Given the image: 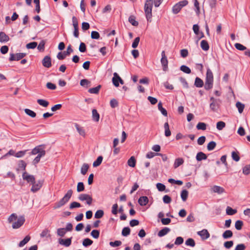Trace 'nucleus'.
Here are the masks:
<instances>
[{
	"mask_svg": "<svg viewBox=\"0 0 250 250\" xmlns=\"http://www.w3.org/2000/svg\"><path fill=\"white\" fill-rule=\"evenodd\" d=\"M213 75L211 70L208 67L207 68L205 78V83L204 88L207 91L211 89L213 85Z\"/></svg>",
	"mask_w": 250,
	"mask_h": 250,
	"instance_id": "obj_1",
	"label": "nucleus"
},
{
	"mask_svg": "<svg viewBox=\"0 0 250 250\" xmlns=\"http://www.w3.org/2000/svg\"><path fill=\"white\" fill-rule=\"evenodd\" d=\"M73 194V190L69 189L64 196L58 202H56L53 206V208L56 209L64 206L70 199Z\"/></svg>",
	"mask_w": 250,
	"mask_h": 250,
	"instance_id": "obj_2",
	"label": "nucleus"
},
{
	"mask_svg": "<svg viewBox=\"0 0 250 250\" xmlns=\"http://www.w3.org/2000/svg\"><path fill=\"white\" fill-rule=\"evenodd\" d=\"M153 1V0H146L144 6V10L146 19L148 22L151 21Z\"/></svg>",
	"mask_w": 250,
	"mask_h": 250,
	"instance_id": "obj_3",
	"label": "nucleus"
},
{
	"mask_svg": "<svg viewBox=\"0 0 250 250\" xmlns=\"http://www.w3.org/2000/svg\"><path fill=\"white\" fill-rule=\"evenodd\" d=\"M188 1L187 0H183L176 3L172 8V12L174 14H178L183 7L187 5Z\"/></svg>",
	"mask_w": 250,
	"mask_h": 250,
	"instance_id": "obj_4",
	"label": "nucleus"
},
{
	"mask_svg": "<svg viewBox=\"0 0 250 250\" xmlns=\"http://www.w3.org/2000/svg\"><path fill=\"white\" fill-rule=\"evenodd\" d=\"M45 145L42 144L36 146L34 147L32 151L30 152V155H36L40 154L46 153L45 150Z\"/></svg>",
	"mask_w": 250,
	"mask_h": 250,
	"instance_id": "obj_5",
	"label": "nucleus"
},
{
	"mask_svg": "<svg viewBox=\"0 0 250 250\" xmlns=\"http://www.w3.org/2000/svg\"><path fill=\"white\" fill-rule=\"evenodd\" d=\"M162 58L161 59V62L163 67V70L164 71L168 70V60L166 56L165 51H163L161 53Z\"/></svg>",
	"mask_w": 250,
	"mask_h": 250,
	"instance_id": "obj_6",
	"label": "nucleus"
},
{
	"mask_svg": "<svg viewBox=\"0 0 250 250\" xmlns=\"http://www.w3.org/2000/svg\"><path fill=\"white\" fill-rule=\"evenodd\" d=\"M22 178L24 180L27 181L28 183H34L35 182V178L34 176L32 175L28 174V173L26 171H24L22 173Z\"/></svg>",
	"mask_w": 250,
	"mask_h": 250,
	"instance_id": "obj_7",
	"label": "nucleus"
},
{
	"mask_svg": "<svg viewBox=\"0 0 250 250\" xmlns=\"http://www.w3.org/2000/svg\"><path fill=\"white\" fill-rule=\"evenodd\" d=\"M25 218L23 216H21L17 221H15L12 224V228L17 229L20 228L24 223Z\"/></svg>",
	"mask_w": 250,
	"mask_h": 250,
	"instance_id": "obj_8",
	"label": "nucleus"
},
{
	"mask_svg": "<svg viewBox=\"0 0 250 250\" xmlns=\"http://www.w3.org/2000/svg\"><path fill=\"white\" fill-rule=\"evenodd\" d=\"M42 64L45 67L50 68L52 66L51 57L45 56L42 60Z\"/></svg>",
	"mask_w": 250,
	"mask_h": 250,
	"instance_id": "obj_9",
	"label": "nucleus"
},
{
	"mask_svg": "<svg viewBox=\"0 0 250 250\" xmlns=\"http://www.w3.org/2000/svg\"><path fill=\"white\" fill-rule=\"evenodd\" d=\"M72 237L68 238L65 239L62 238L59 239V243L62 245H63L66 247H68L71 245L72 242Z\"/></svg>",
	"mask_w": 250,
	"mask_h": 250,
	"instance_id": "obj_10",
	"label": "nucleus"
},
{
	"mask_svg": "<svg viewBox=\"0 0 250 250\" xmlns=\"http://www.w3.org/2000/svg\"><path fill=\"white\" fill-rule=\"evenodd\" d=\"M197 234L199 235L202 239L206 240L210 236V234L206 229H203L201 231L197 232Z\"/></svg>",
	"mask_w": 250,
	"mask_h": 250,
	"instance_id": "obj_11",
	"label": "nucleus"
},
{
	"mask_svg": "<svg viewBox=\"0 0 250 250\" xmlns=\"http://www.w3.org/2000/svg\"><path fill=\"white\" fill-rule=\"evenodd\" d=\"M138 202L141 206H145L148 204L149 199L147 196H142L139 198Z\"/></svg>",
	"mask_w": 250,
	"mask_h": 250,
	"instance_id": "obj_12",
	"label": "nucleus"
},
{
	"mask_svg": "<svg viewBox=\"0 0 250 250\" xmlns=\"http://www.w3.org/2000/svg\"><path fill=\"white\" fill-rule=\"evenodd\" d=\"M207 157L208 156L205 153L200 151L197 153L196 156V159L197 161L199 162L202 160H206Z\"/></svg>",
	"mask_w": 250,
	"mask_h": 250,
	"instance_id": "obj_13",
	"label": "nucleus"
},
{
	"mask_svg": "<svg viewBox=\"0 0 250 250\" xmlns=\"http://www.w3.org/2000/svg\"><path fill=\"white\" fill-rule=\"evenodd\" d=\"M21 57L19 53L14 54L10 53V57L9 58V61L10 62L12 61H18L21 60Z\"/></svg>",
	"mask_w": 250,
	"mask_h": 250,
	"instance_id": "obj_14",
	"label": "nucleus"
},
{
	"mask_svg": "<svg viewBox=\"0 0 250 250\" xmlns=\"http://www.w3.org/2000/svg\"><path fill=\"white\" fill-rule=\"evenodd\" d=\"M18 168H17V170L19 171L20 170H22L23 171H25L26 167L27 166V164L23 160H19L18 162Z\"/></svg>",
	"mask_w": 250,
	"mask_h": 250,
	"instance_id": "obj_15",
	"label": "nucleus"
},
{
	"mask_svg": "<svg viewBox=\"0 0 250 250\" xmlns=\"http://www.w3.org/2000/svg\"><path fill=\"white\" fill-rule=\"evenodd\" d=\"M194 85L198 88L202 87L204 86V82L200 78L197 77L195 79Z\"/></svg>",
	"mask_w": 250,
	"mask_h": 250,
	"instance_id": "obj_16",
	"label": "nucleus"
},
{
	"mask_svg": "<svg viewBox=\"0 0 250 250\" xmlns=\"http://www.w3.org/2000/svg\"><path fill=\"white\" fill-rule=\"evenodd\" d=\"M200 46L204 51H207L209 50V45L208 41L205 40H203L201 42Z\"/></svg>",
	"mask_w": 250,
	"mask_h": 250,
	"instance_id": "obj_17",
	"label": "nucleus"
},
{
	"mask_svg": "<svg viewBox=\"0 0 250 250\" xmlns=\"http://www.w3.org/2000/svg\"><path fill=\"white\" fill-rule=\"evenodd\" d=\"M170 231V229L169 228L165 227L158 232V235L160 237H163L167 234Z\"/></svg>",
	"mask_w": 250,
	"mask_h": 250,
	"instance_id": "obj_18",
	"label": "nucleus"
},
{
	"mask_svg": "<svg viewBox=\"0 0 250 250\" xmlns=\"http://www.w3.org/2000/svg\"><path fill=\"white\" fill-rule=\"evenodd\" d=\"M92 120L96 122H99L100 120V114L98 112L97 110L96 109H93L92 110Z\"/></svg>",
	"mask_w": 250,
	"mask_h": 250,
	"instance_id": "obj_19",
	"label": "nucleus"
},
{
	"mask_svg": "<svg viewBox=\"0 0 250 250\" xmlns=\"http://www.w3.org/2000/svg\"><path fill=\"white\" fill-rule=\"evenodd\" d=\"M10 38L4 32H0V42H5L8 41Z\"/></svg>",
	"mask_w": 250,
	"mask_h": 250,
	"instance_id": "obj_20",
	"label": "nucleus"
},
{
	"mask_svg": "<svg viewBox=\"0 0 250 250\" xmlns=\"http://www.w3.org/2000/svg\"><path fill=\"white\" fill-rule=\"evenodd\" d=\"M212 189L214 192L217 193L218 194H221L225 192V190L223 188L218 186H214L212 187Z\"/></svg>",
	"mask_w": 250,
	"mask_h": 250,
	"instance_id": "obj_21",
	"label": "nucleus"
},
{
	"mask_svg": "<svg viewBox=\"0 0 250 250\" xmlns=\"http://www.w3.org/2000/svg\"><path fill=\"white\" fill-rule=\"evenodd\" d=\"M102 87V85L99 84L96 87L89 88L88 92L91 94H97L99 93L100 89Z\"/></svg>",
	"mask_w": 250,
	"mask_h": 250,
	"instance_id": "obj_22",
	"label": "nucleus"
},
{
	"mask_svg": "<svg viewBox=\"0 0 250 250\" xmlns=\"http://www.w3.org/2000/svg\"><path fill=\"white\" fill-rule=\"evenodd\" d=\"M75 126L79 134L83 137L85 136V132L83 127H81L77 123H75Z\"/></svg>",
	"mask_w": 250,
	"mask_h": 250,
	"instance_id": "obj_23",
	"label": "nucleus"
},
{
	"mask_svg": "<svg viewBox=\"0 0 250 250\" xmlns=\"http://www.w3.org/2000/svg\"><path fill=\"white\" fill-rule=\"evenodd\" d=\"M164 128H165V135L166 137H169L171 134V131L169 129V125L167 122H166L164 124Z\"/></svg>",
	"mask_w": 250,
	"mask_h": 250,
	"instance_id": "obj_24",
	"label": "nucleus"
},
{
	"mask_svg": "<svg viewBox=\"0 0 250 250\" xmlns=\"http://www.w3.org/2000/svg\"><path fill=\"white\" fill-rule=\"evenodd\" d=\"M233 236V232L230 230H225L223 234L222 237L224 239H227L232 237Z\"/></svg>",
	"mask_w": 250,
	"mask_h": 250,
	"instance_id": "obj_25",
	"label": "nucleus"
},
{
	"mask_svg": "<svg viewBox=\"0 0 250 250\" xmlns=\"http://www.w3.org/2000/svg\"><path fill=\"white\" fill-rule=\"evenodd\" d=\"M128 21L134 26H137L139 23L136 21V17L134 15H131L128 18Z\"/></svg>",
	"mask_w": 250,
	"mask_h": 250,
	"instance_id": "obj_26",
	"label": "nucleus"
},
{
	"mask_svg": "<svg viewBox=\"0 0 250 250\" xmlns=\"http://www.w3.org/2000/svg\"><path fill=\"white\" fill-rule=\"evenodd\" d=\"M158 108L164 116H167V110L163 107V104L161 102H159V103H158Z\"/></svg>",
	"mask_w": 250,
	"mask_h": 250,
	"instance_id": "obj_27",
	"label": "nucleus"
},
{
	"mask_svg": "<svg viewBox=\"0 0 250 250\" xmlns=\"http://www.w3.org/2000/svg\"><path fill=\"white\" fill-rule=\"evenodd\" d=\"M31 237L29 235L26 236L24 239L20 241L19 243L18 246L19 247H22L27 244L30 240Z\"/></svg>",
	"mask_w": 250,
	"mask_h": 250,
	"instance_id": "obj_28",
	"label": "nucleus"
},
{
	"mask_svg": "<svg viewBox=\"0 0 250 250\" xmlns=\"http://www.w3.org/2000/svg\"><path fill=\"white\" fill-rule=\"evenodd\" d=\"M184 162V160L182 158H178L175 159L173 167L175 168H177L181 165H182Z\"/></svg>",
	"mask_w": 250,
	"mask_h": 250,
	"instance_id": "obj_29",
	"label": "nucleus"
},
{
	"mask_svg": "<svg viewBox=\"0 0 250 250\" xmlns=\"http://www.w3.org/2000/svg\"><path fill=\"white\" fill-rule=\"evenodd\" d=\"M93 243V240L88 238H84L82 242V244L84 247H88L91 246Z\"/></svg>",
	"mask_w": 250,
	"mask_h": 250,
	"instance_id": "obj_30",
	"label": "nucleus"
},
{
	"mask_svg": "<svg viewBox=\"0 0 250 250\" xmlns=\"http://www.w3.org/2000/svg\"><path fill=\"white\" fill-rule=\"evenodd\" d=\"M210 108L214 112H217L219 107V104L217 102H211L210 104Z\"/></svg>",
	"mask_w": 250,
	"mask_h": 250,
	"instance_id": "obj_31",
	"label": "nucleus"
},
{
	"mask_svg": "<svg viewBox=\"0 0 250 250\" xmlns=\"http://www.w3.org/2000/svg\"><path fill=\"white\" fill-rule=\"evenodd\" d=\"M136 160L134 156H131L127 161L128 165L131 167H134L136 166Z\"/></svg>",
	"mask_w": 250,
	"mask_h": 250,
	"instance_id": "obj_32",
	"label": "nucleus"
},
{
	"mask_svg": "<svg viewBox=\"0 0 250 250\" xmlns=\"http://www.w3.org/2000/svg\"><path fill=\"white\" fill-rule=\"evenodd\" d=\"M180 195L183 201L185 202L188 199V192L186 189H183L181 191Z\"/></svg>",
	"mask_w": 250,
	"mask_h": 250,
	"instance_id": "obj_33",
	"label": "nucleus"
},
{
	"mask_svg": "<svg viewBox=\"0 0 250 250\" xmlns=\"http://www.w3.org/2000/svg\"><path fill=\"white\" fill-rule=\"evenodd\" d=\"M31 184L32 185V187L31 188V191L33 192H37L42 188V185L36 183V182L34 183H32Z\"/></svg>",
	"mask_w": 250,
	"mask_h": 250,
	"instance_id": "obj_34",
	"label": "nucleus"
},
{
	"mask_svg": "<svg viewBox=\"0 0 250 250\" xmlns=\"http://www.w3.org/2000/svg\"><path fill=\"white\" fill-rule=\"evenodd\" d=\"M103 160V157L102 156H99L97 157V159L93 162V167H97L99 166Z\"/></svg>",
	"mask_w": 250,
	"mask_h": 250,
	"instance_id": "obj_35",
	"label": "nucleus"
},
{
	"mask_svg": "<svg viewBox=\"0 0 250 250\" xmlns=\"http://www.w3.org/2000/svg\"><path fill=\"white\" fill-rule=\"evenodd\" d=\"M119 76V75L116 72L113 74V77L112 78V81L113 85L115 87H118L119 86V83H118V79L117 78Z\"/></svg>",
	"mask_w": 250,
	"mask_h": 250,
	"instance_id": "obj_36",
	"label": "nucleus"
},
{
	"mask_svg": "<svg viewBox=\"0 0 250 250\" xmlns=\"http://www.w3.org/2000/svg\"><path fill=\"white\" fill-rule=\"evenodd\" d=\"M207 125L203 122H199L197 125L196 128L198 130H205L207 129Z\"/></svg>",
	"mask_w": 250,
	"mask_h": 250,
	"instance_id": "obj_37",
	"label": "nucleus"
},
{
	"mask_svg": "<svg viewBox=\"0 0 250 250\" xmlns=\"http://www.w3.org/2000/svg\"><path fill=\"white\" fill-rule=\"evenodd\" d=\"M130 229L128 227H124L122 231V235L123 236L126 237L130 233Z\"/></svg>",
	"mask_w": 250,
	"mask_h": 250,
	"instance_id": "obj_38",
	"label": "nucleus"
},
{
	"mask_svg": "<svg viewBox=\"0 0 250 250\" xmlns=\"http://www.w3.org/2000/svg\"><path fill=\"white\" fill-rule=\"evenodd\" d=\"M89 167V166L87 164H83L81 168V173L83 175H85Z\"/></svg>",
	"mask_w": 250,
	"mask_h": 250,
	"instance_id": "obj_39",
	"label": "nucleus"
},
{
	"mask_svg": "<svg viewBox=\"0 0 250 250\" xmlns=\"http://www.w3.org/2000/svg\"><path fill=\"white\" fill-rule=\"evenodd\" d=\"M46 153H42L40 154H38V155L35 158V159L33 161V164L35 166H36L37 164H38L41 160V158L42 157H43L45 156Z\"/></svg>",
	"mask_w": 250,
	"mask_h": 250,
	"instance_id": "obj_40",
	"label": "nucleus"
},
{
	"mask_svg": "<svg viewBox=\"0 0 250 250\" xmlns=\"http://www.w3.org/2000/svg\"><path fill=\"white\" fill-rule=\"evenodd\" d=\"M37 103L39 104L40 105L46 107L49 105V102L43 99H38L37 100Z\"/></svg>",
	"mask_w": 250,
	"mask_h": 250,
	"instance_id": "obj_41",
	"label": "nucleus"
},
{
	"mask_svg": "<svg viewBox=\"0 0 250 250\" xmlns=\"http://www.w3.org/2000/svg\"><path fill=\"white\" fill-rule=\"evenodd\" d=\"M237 212V210L233 209L230 207H227L226 208V213L229 215H233Z\"/></svg>",
	"mask_w": 250,
	"mask_h": 250,
	"instance_id": "obj_42",
	"label": "nucleus"
},
{
	"mask_svg": "<svg viewBox=\"0 0 250 250\" xmlns=\"http://www.w3.org/2000/svg\"><path fill=\"white\" fill-rule=\"evenodd\" d=\"M185 244L187 246L194 247L195 246V242L193 238H188L185 242Z\"/></svg>",
	"mask_w": 250,
	"mask_h": 250,
	"instance_id": "obj_43",
	"label": "nucleus"
},
{
	"mask_svg": "<svg viewBox=\"0 0 250 250\" xmlns=\"http://www.w3.org/2000/svg\"><path fill=\"white\" fill-rule=\"evenodd\" d=\"M180 69L186 74H190L191 72L190 68L185 65H181L180 67Z\"/></svg>",
	"mask_w": 250,
	"mask_h": 250,
	"instance_id": "obj_44",
	"label": "nucleus"
},
{
	"mask_svg": "<svg viewBox=\"0 0 250 250\" xmlns=\"http://www.w3.org/2000/svg\"><path fill=\"white\" fill-rule=\"evenodd\" d=\"M243 225L244 223L242 221L237 220L235 223V228L237 230H240L242 229Z\"/></svg>",
	"mask_w": 250,
	"mask_h": 250,
	"instance_id": "obj_45",
	"label": "nucleus"
},
{
	"mask_svg": "<svg viewBox=\"0 0 250 250\" xmlns=\"http://www.w3.org/2000/svg\"><path fill=\"white\" fill-rule=\"evenodd\" d=\"M236 106L238 108V112L240 113H242L244 110L245 105L240 102H237L236 103Z\"/></svg>",
	"mask_w": 250,
	"mask_h": 250,
	"instance_id": "obj_46",
	"label": "nucleus"
},
{
	"mask_svg": "<svg viewBox=\"0 0 250 250\" xmlns=\"http://www.w3.org/2000/svg\"><path fill=\"white\" fill-rule=\"evenodd\" d=\"M104 215V210L102 209H99L95 212L94 217L96 219H100L103 217Z\"/></svg>",
	"mask_w": 250,
	"mask_h": 250,
	"instance_id": "obj_47",
	"label": "nucleus"
},
{
	"mask_svg": "<svg viewBox=\"0 0 250 250\" xmlns=\"http://www.w3.org/2000/svg\"><path fill=\"white\" fill-rule=\"evenodd\" d=\"M49 232H50V230L49 229H45L42 231V233L40 234V236L42 238H43L45 237H50L51 235L50 234Z\"/></svg>",
	"mask_w": 250,
	"mask_h": 250,
	"instance_id": "obj_48",
	"label": "nucleus"
},
{
	"mask_svg": "<svg viewBox=\"0 0 250 250\" xmlns=\"http://www.w3.org/2000/svg\"><path fill=\"white\" fill-rule=\"evenodd\" d=\"M194 2V5L195 7V12L197 15L199 16L200 14L199 3L198 0H193Z\"/></svg>",
	"mask_w": 250,
	"mask_h": 250,
	"instance_id": "obj_49",
	"label": "nucleus"
},
{
	"mask_svg": "<svg viewBox=\"0 0 250 250\" xmlns=\"http://www.w3.org/2000/svg\"><path fill=\"white\" fill-rule=\"evenodd\" d=\"M216 146V143L214 141L210 142L207 145V149L208 151H211L213 150Z\"/></svg>",
	"mask_w": 250,
	"mask_h": 250,
	"instance_id": "obj_50",
	"label": "nucleus"
},
{
	"mask_svg": "<svg viewBox=\"0 0 250 250\" xmlns=\"http://www.w3.org/2000/svg\"><path fill=\"white\" fill-rule=\"evenodd\" d=\"M24 112L27 115L32 118H35L36 116V113L29 109L25 108L24 109Z\"/></svg>",
	"mask_w": 250,
	"mask_h": 250,
	"instance_id": "obj_51",
	"label": "nucleus"
},
{
	"mask_svg": "<svg viewBox=\"0 0 250 250\" xmlns=\"http://www.w3.org/2000/svg\"><path fill=\"white\" fill-rule=\"evenodd\" d=\"M84 184L82 182H79L77 184V192H81L82 191H84Z\"/></svg>",
	"mask_w": 250,
	"mask_h": 250,
	"instance_id": "obj_52",
	"label": "nucleus"
},
{
	"mask_svg": "<svg viewBox=\"0 0 250 250\" xmlns=\"http://www.w3.org/2000/svg\"><path fill=\"white\" fill-rule=\"evenodd\" d=\"M45 41L44 40H42L40 42L39 45H38L37 48L38 49L41 51L43 52L44 50V46L45 44Z\"/></svg>",
	"mask_w": 250,
	"mask_h": 250,
	"instance_id": "obj_53",
	"label": "nucleus"
},
{
	"mask_svg": "<svg viewBox=\"0 0 250 250\" xmlns=\"http://www.w3.org/2000/svg\"><path fill=\"white\" fill-rule=\"evenodd\" d=\"M226 126V123L223 121H219L216 124V128L219 130H222Z\"/></svg>",
	"mask_w": 250,
	"mask_h": 250,
	"instance_id": "obj_54",
	"label": "nucleus"
},
{
	"mask_svg": "<svg viewBox=\"0 0 250 250\" xmlns=\"http://www.w3.org/2000/svg\"><path fill=\"white\" fill-rule=\"evenodd\" d=\"M231 157L232 159L235 161V162H238L240 160V157L239 155L238 152L232 151L231 152Z\"/></svg>",
	"mask_w": 250,
	"mask_h": 250,
	"instance_id": "obj_55",
	"label": "nucleus"
},
{
	"mask_svg": "<svg viewBox=\"0 0 250 250\" xmlns=\"http://www.w3.org/2000/svg\"><path fill=\"white\" fill-rule=\"evenodd\" d=\"M38 45V43L36 42H30L26 45V47L29 49H35Z\"/></svg>",
	"mask_w": 250,
	"mask_h": 250,
	"instance_id": "obj_56",
	"label": "nucleus"
},
{
	"mask_svg": "<svg viewBox=\"0 0 250 250\" xmlns=\"http://www.w3.org/2000/svg\"><path fill=\"white\" fill-rule=\"evenodd\" d=\"M81 207V205L80 203L77 202H73L69 205V208L72 209L75 208H79Z\"/></svg>",
	"mask_w": 250,
	"mask_h": 250,
	"instance_id": "obj_57",
	"label": "nucleus"
},
{
	"mask_svg": "<svg viewBox=\"0 0 250 250\" xmlns=\"http://www.w3.org/2000/svg\"><path fill=\"white\" fill-rule=\"evenodd\" d=\"M66 230L64 228H59L57 229V233L58 235L61 237H63L66 233Z\"/></svg>",
	"mask_w": 250,
	"mask_h": 250,
	"instance_id": "obj_58",
	"label": "nucleus"
},
{
	"mask_svg": "<svg viewBox=\"0 0 250 250\" xmlns=\"http://www.w3.org/2000/svg\"><path fill=\"white\" fill-rule=\"evenodd\" d=\"M91 235L95 239H98L100 236V230L93 229L91 232Z\"/></svg>",
	"mask_w": 250,
	"mask_h": 250,
	"instance_id": "obj_59",
	"label": "nucleus"
},
{
	"mask_svg": "<svg viewBox=\"0 0 250 250\" xmlns=\"http://www.w3.org/2000/svg\"><path fill=\"white\" fill-rule=\"evenodd\" d=\"M90 84V82L87 79H82L80 81V85L83 87H87Z\"/></svg>",
	"mask_w": 250,
	"mask_h": 250,
	"instance_id": "obj_60",
	"label": "nucleus"
},
{
	"mask_svg": "<svg viewBox=\"0 0 250 250\" xmlns=\"http://www.w3.org/2000/svg\"><path fill=\"white\" fill-rule=\"evenodd\" d=\"M110 105L112 108H115L119 105L118 101L115 99H112L110 101Z\"/></svg>",
	"mask_w": 250,
	"mask_h": 250,
	"instance_id": "obj_61",
	"label": "nucleus"
},
{
	"mask_svg": "<svg viewBox=\"0 0 250 250\" xmlns=\"http://www.w3.org/2000/svg\"><path fill=\"white\" fill-rule=\"evenodd\" d=\"M79 50L82 53H84L86 51V46L84 42H81L80 43Z\"/></svg>",
	"mask_w": 250,
	"mask_h": 250,
	"instance_id": "obj_62",
	"label": "nucleus"
},
{
	"mask_svg": "<svg viewBox=\"0 0 250 250\" xmlns=\"http://www.w3.org/2000/svg\"><path fill=\"white\" fill-rule=\"evenodd\" d=\"M18 217L16 214L12 213L11 214L8 218V221L9 223H11L12 222L16 221Z\"/></svg>",
	"mask_w": 250,
	"mask_h": 250,
	"instance_id": "obj_63",
	"label": "nucleus"
},
{
	"mask_svg": "<svg viewBox=\"0 0 250 250\" xmlns=\"http://www.w3.org/2000/svg\"><path fill=\"white\" fill-rule=\"evenodd\" d=\"M243 173L245 175H248L250 173V164L246 165L243 167Z\"/></svg>",
	"mask_w": 250,
	"mask_h": 250,
	"instance_id": "obj_64",
	"label": "nucleus"
}]
</instances>
